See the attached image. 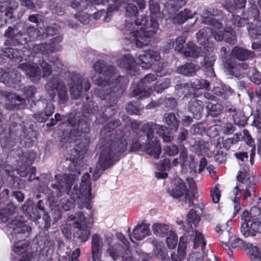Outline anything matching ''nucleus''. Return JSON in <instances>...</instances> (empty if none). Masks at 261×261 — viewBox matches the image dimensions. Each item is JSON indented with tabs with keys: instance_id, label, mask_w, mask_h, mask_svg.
Returning a JSON list of instances; mask_svg holds the SVG:
<instances>
[{
	"instance_id": "1",
	"label": "nucleus",
	"mask_w": 261,
	"mask_h": 261,
	"mask_svg": "<svg viewBox=\"0 0 261 261\" xmlns=\"http://www.w3.org/2000/svg\"><path fill=\"white\" fill-rule=\"evenodd\" d=\"M68 125L75 126L77 128H72L70 133L69 137L73 141H81L76 143L72 151V163L75 171H72L69 174H63L55 175V179L57 182L51 184V187L54 191L57 196L59 197L63 193H66L74 201H76L78 207L82 209L85 207L90 210L92 206L90 200L92 198L91 193V184L89 180L90 175L86 173L82 177L79 185L76 182L79 175L81 174L80 168L84 166V155L88 146L89 140L85 138L84 134L88 132L87 122L79 119L78 116L71 115L68 120Z\"/></svg>"
},
{
	"instance_id": "2",
	"label": "nucleus",
	"mask_w": 261,
	"mask_h": 261,
	"mask_svg": "<svg viewBox=\"0 0 261 261\" xmlns=\"http://www.w3.org/2000/svg\"><path fill=\"white\" fill-rule=\"evenodd\" d=\"M92 67L95 72L100 74L98 77L91 75L94 83L99 87L96 90V94L108 105L102 108L100 111L94 108L93 110L88 111L87 113L95 115L96 119L98 117L110 118L116 112L112 107L117 103L118 98L123 92L124 88L120 83L125 78L118 75L115 67L103 60L96 61Z\"/></svg>"
},
{
	"instance_id": "3",
	"label": "nucleus",
	"mask_w": 261,
	"mask_h": 261,
	"mask_svg": "<svg viewBox=\"0 0 261 261\" xmlns=\"http://www.w3.org/2000/svg\"><path fill=\"white\" fill-rule=\"evenodd\" d=\"M149 9L151 14L149 22L145 16L142 15L138 17L134 22H125V33L130 34V36L126 37L124 40L125 43L128 46L133 47L135 45L139 48L146 46L149 42V38L158 31L159 23L156 17L160 15V6L155 1L150 0Z\"/></svg>"
},
{
	"instance_id": "4",
	"label": "nucleus",
	"mask_w": 261,
	"mask_h": 261,
	"mask_svg": "<svg viewBox=\"0 0 261 261\" xmlns=\"http://www.w3.org/2000/svg\"><path fill=\"white\" fill-rule=\"evenodd\" d=\"M116 144L108 142L101 147L99 159L93 173L94 180L99 178L105 170L113 166L119 160L118 153L125 150V142L120 143L118 145V148L115 147Z\"/></svg>"
},
{
	"instance_id": "5",
	"label": "nucleus",
	"mask_w": 261,
	"mask_h": 261,
	"mask_svg": "<svg viewBox=\"0 0 261 261\" xmlns=\"http://www.w3.org/2000/svg\"><path fill=\"white\" fill-rule=\"evenodd\" d=\"M8 227L12 229L11 240L14 242V251L17 254H22L18 261H30L32 255L26 253L29 244L24 240L29 236L31 228L17 219L11 221Z\"/></svg>"
},
{
	"instance_id": "6",
	"label": "nucleus",
	"mask_w": 261,
	"mask_h": 261,
	"mask_svg": "<svg viewBox=\"0 0 261 261\" xmlns=\"http://www.w3.org/2000/svg\"><path fill=\"white\" fill-rule=\"evenodd\" d=\"M241 219L243 222L240 231L244 237L255 236L261 233V210L259 207H252L249 212L244 211Z\"/></svg>"
},
{
	"instance_id": "7",
	"label": "nucleus",
	"mask_w": 261,
	"mask_h": 261,
	"mask_svg": "<svg viewBox=\"0 0 261 261\" xmlns=\"http://www.w3.org/2000/svg\"><path fill=\"white\" fill-rule=\"evenodd\" d=\"M67 221L74 222V227L76 230L73 232V237L81 241L86 242L90 234V229L93 223L92 218L86 219L83 213L78 212L75 214H68Z\"/></svg>"
},
{
	"instance_id": "8",
	"label": "nucleus",
	"mask_w": 261,
	"mask_h": 261,
	"mask_svg": "<svg viewBox=\"0 0 261 261\" xmlns=\"http://www.w3.org/2000/svg\"><path fill=\"white\" fill-rule=\"evenodd\" d=\"M187 181L190 189L189 191L185 182L180 179H177L175 186L171 190L169 191L170 195L175 198L180 199L188 204V206L191 207L194 205L192 198L195 196L196 191L195 183L192 178H187Z\"/></svg>"
},
{
	"instance_id": "9",
	"label": "nucleus",
	"mask_w": 261,
	"mask_h": 261,
	"mask_svg": "<svg viewBox=\"0 0 261 261\" xmlns=\"http://www.w3.org/2000/svg\"><path fill=\"white\" fill-rule=\"evenodd\" d=\"M45 88L50 97L51 100L55 97L56 92H57L58 102L60 105L64 104L68 101V96L66 86L58 76H53L46 83Z\"/></svg>"
},
{
	"instance_id": "10",
	"label": "nucleus",
	"mask_w": 261,
	"mask_h": 261,
	"mask_svg": "<svg viewBox=\"0 0 261 261\" xmlns=\"http://www.w3.org/2000/svg\"><path fill=\"white\" fill-rule=\"evenodd\" d=\"M68 83L69 91L73 99H77L83 92L88 91L91 84L88 78L80 73L72 72L70 73Z\"/></svg>"
},
{
	"instance_id": "11",
	"label": "nucleus",
	"mask_w": 261,
	"mask_h": 261,
	"mask_svg": "<svg viewBox=\"0 0 261 261\" xmlns=\"http://www.w3.org/2000/svg\"><path fill=\"white\" fill-rule=\"evenodd\" d=\"M25 25L22 23H17L13 27H9L5 33V37L8 39L5 44L16 45L24 44L28 42V35L24 33Z\"/></svg>"
},
{
	"instance_id": "12",
	"label": "nucleus",
	"mask_w": 261,
	"mask_h": 261,
	"mask_svg": "<svg viewBox=\"0 0 261 261\" xmlns=\"http://www.w3.org/2000/svg\"><path fill=\"white\" fill-rule=\"evenodd\" d=\"M119 124V121H110L102 128L100 132L101 136L103 137L101 139L102 147L108 142H111L116 144L115 147L118 148V145L124 142L126 143L125 150L126 149L127 142L126 140L120 135L118 136L113 133H111V131H113Z\"/></svg>"
},
{
	"instance_id": "13",
	"label": "nucleus",
	"mask_w": 261,
	"mask_h": 261,
	"mask_svg": "<svg viewBox=\"0 0 261 261\" xmlns=\"http://www.w3.org/2000/svg\"><path fill=\"white\" fill-rule=\"evenodd\" d=\"M21 79V74L13 69L0 68V82L8 87L19 90L22 87Z\"/></svg>"
},
{
	"instance_id": "14",
	"label": "nucleus",
	"mask_w": 261,
	"mask_h": 261,
	"mask_svg": "<svg viewBox=\"0 0 261 261\" xmlns=\"http://www.w3.org/2000/svg\"><path fill=\"white\" fill-rule=\"evenodd\" d=\"M224 67L227 69L228 74L234 77L242 78L246 73V70L248 68V64L245 62H239L234 60L225 61Z\"/></svg>"
},
{
	"instance_id": "15",
	"label": "nucleus",
	"mask_w": 261,
	"mask_h": 261,
	"mask_svg": "<svg viewBox=\"0 0 261 261\" xmlns=\"http://www.w3.org/2000/svg\"><path fill=\"white\" fill-rule=\"evenodd\" d=\"M182 237L185 238V241L189 247L193 246L195 249L200 247L201 251H204L206 242L204 239V236L201 232L197 230H188L187 234Z\"/></svg>"
},
{
	"instance_id": "16",
	"label": "nucleus",
	"mask_w": 261,
	"mask_h": 261,
	"mask_svg": "<svg viewBox=\"0 0 261 261\" xmlns=\"http://www.w3.org/2000/svg\"><path fill=\"white\" fill-rule=\"evenodd\" d=\"M138 63L144 69L150 68L154 62L160 60V53L157 50L143 51L138 55Z\"/></svg>"
},
{
	"instance_id": "17",
	"label": "nucleus",
	"mask_w": 261,
	"mask_h": 261,
	"mask_svg": "<svg viewBox=\"0 0 261 261\" xmlns=\"http://www.w3.org/2000/svg\"><path fill=\"white\" fill-rule=\"evenodd\" d=\"M247 173L245 172L239 171L237 176L238 183L237 184L236 186L234 189V195L235 197L233 199V208L234 212L233 213V217H234L241 209V205L239 203V199L241 195L238 196L239 193H241L242 190L243 189V184L244 183L246 179Z\"/></svg>"
},
{
	"instance_id": "18",
	"label": "nucleus",
	"mask_w": 261,
	"mask_h": 261,
	"mask_svg": "<svg viewBox=\"0 0 261 261\" xmlns=\"http://www.w3.org/2000/svg\"><path fill=\"white\" fill-rule=\"evenodd\" d=\"M107 244V253L114 259L116 260L120 256L124 249L123 246L118 242L114 237L107 236L105 240Z\"/></svg>"
},
{
	"instance_id": "19",
	"label": "nucleus",
	"mask_w": 261,
	"mask_h": 261,
	"mask_svg": "<svg viewBox=\"0 0 261 261\" xmlns=\"http://www.w3.org/2000/svg\"><path fill=\"white\" fill-rule=\"evenodd\" d=\"M221 11L217 9H213L211 10H206L203 12L202 23L213 26L215 29H220L222 28V24L215 17L221 16Z\"/></svg>"
},
{
	"instance_id": "20",
	"label": "nucleus",
	"mask_w": 261,
	"mask_h": 261,
	"mask_svg": "<svg viewBox=\"0 0 261 261\" xmlns=\"http://www.w3.org/2000/svg\"><path fill=\"white\" fill-rule=\"evenodd\" d=\"M231 229L228 222L225 224L218 225L216 227V231L220 233V242L225 246L229 248L230 242L234 238V234L230 232Z\"/></svg>"
},
{
	"instance_id": "21",
	"label": "nucleus",
	"mask_w": 261,
	"mask_h": 261,
	"mask_svg": "<svg viewBox=\"0 0 261 261\" xmlns=\"http://www.w3.org/2000/svg\"><path fill=\"white\" fill-rule=\"evenodd\" d=\"M150 234L149 224L142 222L138 224L134 228L130 235V239L134 242L133 239L140 241Z\"/></svg>"
},
{
	"instance_id": "22",
	"label": "nucleus",
	"mask_w": 261,
	"mask_h": 261,
	"mask_svg": "<svg viewBox=\"0 0 261 261\" xmlns=\"http://www.w3.org/2000/svg\"><path fill=\"white\" fill-rule=\"evenodd\" d=\"M102 242L100 237L96 233L93 234L91 240L92 258L88 261H99L101 255V248Z\"/></svg>"
},
{
	"instance_id": "23",
	"label": "nucleus",
	"mask_w": 261,
	"mask_h": 261,
	"mask_svg": "<svg viewBox=\"0 0 261 261\" xmlns=\"http://www.w3.org/2000/svg\"><path fill=\"white\" fill-rule=\"evenodd\" d=\"M19 68L25 72L33 82L39 81L41 73L38 67L28 63H23L19 65Z\"/></svg>"
},
{
	"instance_id": "24",
	"label": "nucleus",
	"mask_w": 261,
	"mask_h": 261,
	"mask_svg": "<svg viewBox=\"0 0 261 261\" xmlns=\"http://www.w3.org/2000/svg\"><path fill=\"white\" fill-rule=\"evenodd\" d=\"M188 110L192 114L194 118L200 119L203 115L204 110L203 102L196 98H193L189 102Z\"/></svg>"
},
{
	"instance_id": "25",
	"label": "nucleus",
	"mask_w": 261,
	"mask_h": 261,
	"mask_svg": "<svg viewBox=\"0 0 261 261\" xmlns=\"http://www.w3.org/2000/svg\"><path fill=\"white\" fill-rule=\"evenodd\" d=\"M19 134L18 131L14 132L11 129L8 134H6L0 140L2 147L10 149L15 146L18 140Z\"/></svg>"
},
{
	"instance_id": "26",
	"label": "nucleus",
	"mask_w": 261,
	"mask_h": 261,
	"mask_svg": "<svg viewBox=\"0 0 261 261\" xmlns=\"http://www.w3.org/2000/svg\"><path fill=\"white\" fill-rule=\"evenodd\" d=\"M54 110V106L52 103H47L42 111L34 114L33 118L38 122L44 123L52 115Z\"/></svg>"
},
{
	"instance_id": "27",
	"label": "nucleus",
	"mask_w": 261,
	"mask_h": 261,
	"mask_svg": "<svg viewBox=\"0 0 261 261\" xmlns=\"http://www.w3.org/2000/svg\"><path fill=\"white\" fill-rule=\"evenodd\" d=\"M144 150L150 156L155 159H158L161 153V147L159 141L146 142L144 145Z\"/></svg>"
},
{
	"instance_id": "28",
	"label": "nucleus",
	"mask_w": 261,
	"mask_h": 261,
	"mask_svg": "<svg viewBox=\"0 0 261 261\" xmlns=\"http://www.w3.org/2000/svg\"><path fill=\"white\" fill-rule=\"evenodd\" d=\"M163 121L165 123L171 130L176 131L179 127L180 121L173 112L167 113L164 114Z\"/></svg>"
},
{
	"instance_id": "29",
	"label": "nucleus",
	"mask_w": 261,
	"mask_h": 261,
	"mask_svg": "<svg viewBox=\"0 0 261 261\" xmlns=\"http://www.w3.org/2000/svg\"><path fill=\"white\" fill-rule=\"evenodd\" d=\"M213 29L210 28H205L200 30L197 34L198 42L203 46H206L210 39L212 37Z\"/></svg>"
},
{
	"instance_id": "30",
	"label": "nucleus",
	"mask_w": 261,
	"mask_h": 261,
	"mask_svg": "<svg viewBox=\"0 0 261 261\" xmlns=\"http://www.w3.org/2000/svg\"><path fill=\"white\" fill-rule=\"evenodd\" d=\"M231 53L236 59L241 61L248 60L254 56L253 51L237 46L233 48Z\"/></svg>"
},
{
	"instance_id": "31",
	"label": "nucleus",
	"mask_w": 261,
	"mask_h": 261,
	"mask_svg": "<svg viewBox=\"0 0 261 261\" xmlns=\"http://www.w3.org/2000/svg\"><path fill=\"white\" fill-rule=\"evenodd\" d=\"M59 49V46H50L49 43H42L34 45L32 50L36 54L41 55L48 54L56 51Z\"/></svg>"
},
{
	"instance_id": "32",
	"label": "nucleus",
	"mask_w": 261,
	"mask_h": 261,
	"mask_svg": "<svg viewBox=\"0 0 261 261\" xmlns=\"http://www.w3.org/2000/svg\"><path fill=\"white\" fill-rule=\"evenodd\" d=\"M199 69L198 65H195L193 63H186L177 68L176 72L186 76H192Z\"/></svg>"
},
{
	"instance_id": "33",
	"label": "nucleus",
	"mask_w": 261,
	"mask_h": 261,
	"mask_svg": "<svg viewBox=\"0 0 261 261\" xmlns=\"http://www.w3.org/2000/svg\"><path fill=\"white\" fill-rule=\"evenodd\" d=\"M200 52L201 48L192 42L188 43L183 51L185 57L193 58H198L200 56Z\"/></svg>"
},
{
	"instance_id": "34",
	"label": "nucleus",
	"mask_w": 261,
	"mask_h": 261,
	"mask_svg": "<svg viewBox=\"0 0 261 261\" xmlns=\"http://www.w3.org/2000/svg\"><path fill=\"white\" fill-rule=\"evenodd\" d=\"M158 126H161V125L154 123H147L144 125L143 128L146 135L147 142H153V141H158L154 135V131L155 130L157 134Z\"/></svg>"
},
{
	"instance_id": "35",
	"label": "nucleus",
	"mask_w": 261,
	"mask_h": 261,
	"mask_svg": "<svg viewBox=\"0 0 261 261\" xmlns=\"http://www.w3.org/2000/svg\"><path fill=\"white\" fill-rule=\"evenodd\" d=\"M200 216L197 214L195 210L191 209L187 216L186 223L189 230H192V225L196 226L200 221Z\"/></svg>"
},
{
	"instance_id": "36",
	"label": "nucleus",
	"mask_w": 261,
	"mask_h": 261,
	"mask_svg": "<svg viewBox=\"0 0 261 261\" xmlns=\"http://www.w3.org/2000/svg\"><path fill=\"white\" fill-rule=\"evenodd\" d=\"M135 64L134 57L130 54H126L118 59L117 64L121 68L130 69Z\"/></svg>"
},
{
	"instance_id": "37",
	"label": "nucleus",
	"mask_w": 261,
	"mask_h": 261,
	"mask_svg": "<svg viewBox=\"0 0 261 261\" xmlns=\"http://www.w3.org/2000/svg\"><path fill=\"white\" fill-rule=\"evenodd\" d=\"M152 230L154 235L164 237L169 232V225L165 223H155L152 224Z\"/></svg>"
},
{
	"instance_id": "38",
	"label": "nucleus",
	"mask_w": 261,
	"mask_h": 261,
	"mask_svg": "<svg viewBox=\"0 0 261 261\" xmlns=\"http://www.w3.org/2000/svg\"><path fill=\"white\" fill-rule=\"evenodd\" d=\"M3 57H7L10 59L13 60L15 62H19L21 61L20 53L16 48H6L4 50Z\"/></svg>"
},
{
	"instance_id": "39",
	"label": "nucleus",
	"mask_w": 261,
	"mask_h": 261,
	"mask_svg": "<svg viewBox=\"0 0 261 261\" xmlns=\"http://www.w3.org/2000/svg\"><path fill=\"white\" fill-rule=\"evenodd\" d=\"M233 92V90L229 86L225 85H221L214 88L213 93L218 96H221L223 99H225L228 95Z\"/></svg>"
},
{
	"instance_id": "40",
	"label": "nucleus",
	"mask_w": 261,
	"mask_h": 261,
	"mask_svg": "<svg viewBox=\"0 0 261 261\" xmlns=\"http://www.w3.org/2000/svg\"><path fill=\"white\" fill-rule=\"evenodd\" d=\"M247 254L252 261H261V248L250 245L247 247Z\"/></svg>"
},
{
	"instance_id": "41",
	"label": "nucleus",
	"mask_w": 261,
	"mask_h": 261,
	"mask_svg": "<svg viewBox=\"0 0 261 261\" xmlns=\"http://www.w3.org/2000/svg\"><path fill=\"white\" fill-rule=\"evenodd\" d=\"M247 31L250 36L253 38H257L261 35V21H257L254 24L252 22L247 25Z\"/></svg>"
},
{
	"instance_id": "42",
	"label": "nucleus",
	"mask_w": 261,
	"mask_h": 261,
	"mask_svg": "<svg viewBox=\"0 0 261 261\" xmlns=\"http://www.w3.org/2000/svg\"><path fill=\"white\" fill-rule=\"evenodd\" d=\"M206 109L210 115L213 117H217L221 114L223 107L220 103H210L206 106Z\"/></svg>"
},
{
	"instance_id": "43",
	"label": "nucleus",
	"mask_w": 261,
	"mask_h": 261,
	"mask_svg": "<svg viewBox=\"0 0 261 261\" xmlns=\"http://www.w3.org/2000/svg\"><path fill=\"white\" fill-rule=\"evenodd\" d=\"M143 108V107L140 105V102L135 101L128 103L125 109L129 114L140 115L141 111Z\"/></svg>"
},
{
	"instance_id": "44",
	"label": "nucleus",
	"mask_w": 261,
	"mask_h": 261,
	"mask_svg": "<svg viewBox=\"0 0 261 261\" xmlns=\"http://www.w3.org/2000/svg\"><path fill=\"white\" fill-rule=\"evenodd\" d=\"M54 243L53 241H49L45 243L44 246L40 251V255L46 256V261L51 257L54 252Z\"/></svg>"
},
{
	"instance_id": "45",
	"label": "nucleus",
	"mask_w": 261,
	"mask_h": 261,
	"mask_svg": "<svg viewBox=\"0 0 261 261\" xmlns=\"http://www.w3.org/2000/svg\"><path fill=\"white\" fill-rule=\"evenodd\" d=\"M158 127L157 134L163 139L164 142H169L173 139V136L170 134L168 129L166 126L161 125V126Z\"/></svg>"
},
{
	"instance_id": "46",
	"label": "nucleus",
	"mask_w": 261,
	"mask_h": 261,
	"mask_svg": "<svg viewBox=\"0 0 261 261\" xmlns=\"http://www.w3.org/2000/svg\"><path fill=\"white\" fill-rule=\"evenodd\" d=\"M250 99L256 103V109L258 113H261V89L256 91L255 93H249Z\"/></svg>"
},
{
	"instance_id": "47",
	"label": "nucleus",
	"mask_w": 261,
	"mask_h": 261,
	"mask_svg": "<svg viewBox=\"0 0 261 261\" xmlns=\"http://www.w3.org/2000/svg\"><path fill=\"white\" fill-rule=\"evenodd\" d=\"M152 91V89L151 88L146 90L145 88H142L140 86L137 87L133 90V95L135 96H138L139 98L148 97Z\"/></svg>"
},
{
	"instance_id": "48",
	"label": "nucleus",
	"mask_w": 261,
	"mask_h": 261,
	"mask_svg": "<svg viewBox=\"0 0 261 261\" xmlns=\"http://www.w3.org/2000/svg\"><path fill=\"white\" fill-rule=\"evenodd\" d=\"M225 41L229 44H234L237 42L236 34L230 28L225 29Z\"/></svg>"
},
{
	"instance_id": "49",
	"label": "nucleus",
	"mask_w": 261,
	"mask_h": 261,
	"mask_svg": "<svg viewBox=\"0 0 261 261\" xmlns=\"http://www.w3.org/2000/svg\"><path fill=\"white\" fill-rule=\"evenodd\" d=\"M192 86L197 90H209L210 84L207 81L204 79H196L192 83Z\"/></svg>"
},
{
	"instance_id": "50",
	"label": "nucleus",
	"mask_w": 261,
	"mask_h": 261,
	"mask_svg": "<svg viewBox=\"0 0 261 261\" xmlns=\"http://www.w3.org/2000/svg\"><path fill=\"white\" fill-rule=\"evenodd\" d=\"M125 0H104V3L102 4L105 5L107 3H111L108 6L107 11L111 12L117 10L118 8L124 3Z\"/></svg>"
},
{
	"instance_id": "51",
	"label": "nucleus",
	"mask_w": 261,
	"mask_h": 261,
	"mask_svg": "<svg viewBox=\"0 0 261 261\" xmlns=\"http://www.w3.org/2000/svg\"><path fill=\"white\" fill-rule=\"evenodd\" d=\"M23 95L29 100L35 101L36 99L35 94L37 93V89L33 86H30L23 88Z\"/></svg>"
},
{
	"instance_id": "52",
	"label": "nucleus",
	"mask_w": 261,
	"mask_h": 261,
	"mask_svg": "<svg viewBox=\"0 0 261 261\" xmlns=\"http://www.w3.org/2000/svg\"><path fill=\"white\" fill-rule=\"evenodd\" d=\"M26 31V34L28 35V41H33L36 39L39 35V31L33 27H27L25 25L24 31Z\"/></svg>"
},
{
	"instance_id": "53",
	"label": "nucleus",
	"mask_w": 261,
	"mask_h": 261,
	"mask_svg": "<svg viewBox=\"0 0 261 261\" xmlns=\"http://www.w3.org/2000/svg\"><path fill=\"white\" fill-rule=\"evenodd\" d=\"M170 85V80L169 79H165L160 82H158L154 86V90L157 93H162L167 89Z\"/></svg>"
},
{
	"instance_id": "54",
	"label": "nucleus",
	"mask_w": 261,
	"mask_h": 261,
	"mask_svg": "<svg viewBox=\"0 0 261 261\" xmlns=\"http://www.w3.org/2000/svg\"><path fill=\"white\" fill-rule=\"evenodd\" d=\"M232 18L231 21L232 24L236 27L242 28L245 25H247L249 23L248 20L247 19L242 18L239 15H231Z\"/></svg>"
},
{
	"instance_id": "55",
	"label": "nucleus",
	"mask_w": 261,
	"mask_h": 261,
	"mask_svg": "<svg viewBox=\"0 0 261 261\" xmlns=\"http://www.w3.org/2000/svg\"><path fill=\"white\" fill-rule=\"evenodd\" d=\"M249 77L251 82L256 85L261 83V73L254 68H251L248 71Z\"/></svg>"
},
{
	"instance_id": "56",
	"label": "nucleus",
	"mask_w": 261,
	"mask_h": 261,
	"mask_svg": "<svg viewBox=\"0 0 261 261\" xmlns=\"http://www.w3.org/2000/svg\"><path fill=\"white\" fill-rule=\"evenodd\" d=\"M233 143V140L232 138L224 139L223 137H219L217 140V146L220 148H223L228 150Z\"/></svg>"
},
{
	"instance_id": "57",
	"label": "nucleus",
	"mask_w": 261,
	"mask_h": 261,
	"mask_svg": "<svg viewBox=\"0 0 261 261\" xmlns=\"http://www.w3.org/2000/svg\"><path fill=\"white\" fill-rule=\"evenodd\" d=\"M14 208H5L2 209L0 212V219L3 222H7L12 217L14 213Z\"/></svg>"
},
{
	"instance_id": "58",
	"label": "nucleus",
	"mask_w": 261,
	"mask_h": 261,
	"mask_svg": "<svg viewBox=\"0 0 261 261\" xmlns=\"http://www.w3.org/2000/svg\"><path fill=\"white\" fill-rule=\"evenodd\" d=\"M232 118L234 122L239 126H244L248 119L247 117L241 110L239 111L238 114H233Z\"/></svg>"
},
{
	"instance_id": "59",
	"label": "nucleus",
	"mask_w": 261,
	"mask_h": 261,
	"mask_svg": "<svg viewBox=\"0 0 261 261\" xmlns=\"http://www.w3.org/2000/svg\"><path fill=\"white\" fill-rule=\"evenodd\" d=\"M177 243V236L173 231H170L169 236L166 238V244L170 249L175 248Z\"/></svg>"
},
{
	"instance_id": "60",
	"label": "nucleus",
	"mask_w": 261,
	"mask_h": 261,
	"mask_svg": "<svg viewBox=\"0 0 261 261\" xmlns=\"http://www.w3.org/2000/svg\"><path fill=\"white\" fill-rule=\"evenodd\" d=\"M248 245L246 244L242 239L237 238L234 236V238L230 242L229 247L231 246L233 248H239L242 249L246 250Z\"/></svg>"
},
{
	"instance_id": "61",
	"label": "nucleus",
	"mask_w": 261,
	"mask_h": 261,
	"mask_svg": "<svg viewBox=\"0 0 261 261\" xmlns=\"http://www.w3.org/2000/svg\"><path fill=\"white\" fill-rule=\"evenodd\" d=\"M160 101L161 104L168 110H172L177 106V101L173 97H166L164 99H160Z\"/></svg>"
},
{
	"instance_id": "62",
	"label": "nucleus",
	"mask_w": 261,
	"mask_h": 261,
	"mask_svg": "<svg viewBox=\"0 0 261 261\" xmlns=\"http://www.w3.org/2000/svg\"><path fill=\"white\" fill-rule=\"evenodd\" d=\"M149 240L150 242L151 243L153 247L152 252L153 254L157 257L159 254V253L161 252V250L164 249L163 243L162 242L159 241L154 238L152 239H150Z\"/></svg>"
},
{
	"instance_id": "63",
	"label": "nucleus",
	"mask_w": 261,
	"mask_h": 261,
	"mask_svg": "<svg viewBox=\"0 0 261 261\" xmlns=\"http://www.w3.org/2000/svg\"><path fill=\"white\" fill-rule=\"evenodd\" d=\"M149 240L150 242L151 243L153 247L152 252L153 254L157 257L159 254V253L161 252V250L164 249L163 243L162 242L159 241L154 238L152 239H150Z\"/></svg>"
},
{
	"instance_id": "64",
	"label": "nucleus",
	"mask_w": 261,
	"mask_h": 261,
	"mask_svg": "<svg viewBox=\"0 0 261 261\" xmlns=\"http://www.w3.org/2000/svg\"><path fill=\"white\" fill-rule=\"evenodd\" d=\"M149 240L150 242L151 243L153 247L152 252L153 254L157 257L159 254V253L161 252V250L164 249L163 243L162 242L159 241L154 238L152 239H150Z\"/></svg>"
}]
</instances>
